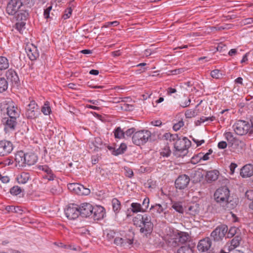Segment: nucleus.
Segmentation results:
<instances>
[{
    "label": "nucleus",
    "instance_id": "nucleus-1",
    "mask_svg": "<svg viewBox=\"0 0 253 253\" xmlns=\"http://www.w3.org/2000/svg\"><path fill=\"white\" fill-rule=\"evenodd\" d=\"M133 222L136 227L140 228V232L146 236L150 235L153 231V223L149 214H138L133 218Z\"/></svg>",
    "mask_w": 253,
    "mask_h": 253
},
{
    "label": "nucleus",
    "instance_id": "nucleus-2",
    "mask_svg": "<svg viewBox=\"0 0 253 253\" xmlns=\"http://www.w3.org/2000/svg\"><path fill=\"white\" fill-rule=\"evenodd\" d=\"M37 161L38 157L34 153L25 154L23 151H18L15 155V165L18 169L34 165Z\"/></svg>",
    "mask_w": 253,
    "mask_h": 253
},
{
    "label": "nucleus",
    "instance_id": "nucleus-3",
    "mask_svg": "<svg viewBox=\"0 0 253 253\" xmlns=\"http://www.w3.org/2000/svg\"><path fill=\"white\" fill-rule=\"evenodd\" d=\"M230 195V192L227 187H221L217 189L214 194V197L217 203L226 204L228 209L234 208L237 205L236 202L233 204L231 203L232 201H228Z\"/></svg>",
    "mask_w": 253,
    "mask_h": 253
},
{
    "label": "nucleus",
    "instance_id": "nucleus-4",
    "mask_svg": "<svg viewBox=\"0 0 253 253\" xmlns=\"http://www.w3.org/2000/svg\"><path fill=\"white\" fill-rule=\"evenodd\" d=\"M191 144V141L186 137L177 139L174 144L175 155L178 157L185 156L187 153V149L190 147Z\"/></svg>",
    "mask_w": 253,
    "mask_h": 253
},
{
    "label": "nucleus",
    "instance_id": "nucleus-5",
    "mask_svg": "<svg viewBox=\"0 0 253 253\" xmlns=\"http://www.w3.org/2000/svg\"><path fill=\"white\" fill-rule=\"evenodd\" d=\"M233 128L235 133L240 135H243L249 132L252 134L253 130H251V126L248 122L243 120H238L233 126Z\"/></svg>",
    "mask_w": 253,
    "mask_h": 253
},
{
    "label": "nucleus",
    "instance_id": "nucleus-6",
    "mask_svg": "<svg viewBox=\"0 0 253 253\" xmlns=\"http://www.w3.org/2000/svg\"><path fill=\"white\" fill-rule=\"evenodd\" d=\"M151 133L147 130H142L135 132L132 137L133 143L138 146L146 143L150 138Z\"/></svg>",
    "mask_w": 253,
    "mask_h": 253
},
{
    "label": "nucleus",
    "instance_id": "nucleus-7",
    "mask_svg": "<svg viewBox=\"0 0 253 253\" xmlns=\"http://www.w3.org/2000/svg\"><path fill=\"white\" fill-rule=\"evenodd\" d=\"M2 105L4 106L3 109H6L8 117L19 118L20 111L14 102L11 100H6L3 103Z\"/></svg>",
    "mask_w": 253,
    "mask_h": 253
},
{
    "label": "nucleus",
    "instance_id": "nucleus-8",
    "mask_svg": "<svg viewBox=\"0 0 253 253\" xmlns=\"http://www.w3.org/2000/svg\"><path fill=\"white\" fill-rule=\"evenodd\" d=\"M40 114L38 105L34 100L31 101L26 108L25 115L28 119H35Z\"/></svg>",
    "mask_w": 253,
    "mask_h": 253
},
{
    "label": "nucleus",
    "instance_id": "nucleus-9",
    "mask_svg": "<svg viewBox=\"0 0 253 253\" xmlns=\"http://www.w3.org/2000/svg\"><path fill=\"white\" fill-rule=\"evenodd\" d=\"M228 231L227 226L221 225L217 227L211 234V237L215 241H218L225 236Z\"/></svg>",
    "mask_w": 253,
    "mask_h": 253
},
{
    "label": "nucleus",
    "instance_id": "nucleus-10",
    "mask_svg": "<svg viewBox=\"0 0 253 253\" xmlns=\"http://www.w3.org/2000/svg\"><path fill=\"white\" fill-rule=\"evenodd\" d=\"M80 207L76 204H72L69 205L65 211L67 217L69 219H75L80 215Z\"/></svg>",
    "mask_w": 253,
    "mask_h": 253
},
{
    "label": "nucleus",
    "instance_id": "nucleus-11",
    "mask_svg": "<svg viewBox=\"0 0 253 253\" xmlns=\"http://www.w3.org/2000/svg\"><path fill=\"white\" fill-rule=\"evenodd\" d=\"M13 149V145L10 141H0V156H4L10 154Z\"/></svg>",
    "mask_w": 253,
    "mask_h": 253
},
{
    "label": "nucleus",
    "instance_id": "nucleus-12",
    "mask_svg": "<svg viewBox=\"0 0 253 253\" xmlns=\"http://www.w3.org/2000/svg\"><path fill=\"white\" fill-rule=\"evenodd\" d=\"M17 118L15 117H5L2 119L5 131L14 130L17 125Z\"/></svg>",
    "mask_w": 253,
    "mask_h": 253
},
{
    "label": "nucleus",
    "instance_id": "nucleus-13",
    "mask_svg": "<svg viewBox=\"0 0 253 253\" xmlns=\"http://www.w3.org/2000/svg\"><path fill=\"white\" fill-rule=\"evenodd\" d=\"M21 6L18 0H9L6 7V12L9 15H14Z\"/></svg>",
    "mask_w": 253,
    "mask_h": 253
},
{
    "label": "nucleus",
    "instance_id": "nucleus-14",
    "mask_svg": "<svg viewBox=\"0 0 253 253\" xmlns=\"http://www.w3.org/2000/svg\"><path fill=\"white\" fill-rule=\"evenodd\" d=\"M80 215L83 217H86L90 216L93 211V207L89 203H83L80 206Z\"/></svg>",
    "mask_w": 253,
    "mask_h": 253
},
{
    "label": "nucleus",
    "instance_id": "nucleus-15",
    "mask_svg": "<svg viewBox=\"0 0 253 253\" xmlns=\"http://www.w3.org/2000/svg\"><path fill=\"white\" fill-rule=\"evenodd\" d=\"M134 239L133 233H131L130 237L127 239V242H125V239L120 237H116L114 239V243L117 246L123 247L125 248L129 247L130 245L133 244Z\"/></svg>",
    "mask_w": 253,
    "mask_h": 253
},
{
    "label": "nucleus",
    "instance_id": "nucleus-16",
    "mask_svg": "<svg viewBox=\"0 0 253 253\" xmlns=\"http://www.w3.org/2000/svg\"><path fill=\"white\" fill-rule=\"evenodd\" d=\"M190 181L189 177L185 175H180L175 180V184L176 188L183 189L185 188Z\"/></svg>",
    "mask_w": 253,
    "mask_h": 253
},
{
    "label": "nucleus",
    "instance_id": "nucleus-17",
    "mask_svg": "<svg viewBox=\"0 0 253 253\" xmlns=\"http://www.w3.org/2000/svg\"><path fill=\"white\" fill-rule=\"evenodd\" d=\"M25 50L31 60H36L39 57V54L37 47L33 44H27L25 47Z\"/></svg>",
    "mask_w": 253,
    "mask_h": 253
},
{
    "label": "nucleus",
    "instance_id": "nucleus-18",
    "mask_svg": "<svg viewBox=\"0 0 253 253\" xmlns=\"http://www.w3.org/2000/svg\"><path fill=\"white\" fill-rule=\"evenodd\" d=\"M211 240L210 238L207 237L200 241L197 248L199 251L205 252L208 251L211 248Z\"/></svg>",
    "mask_w": 253,
    "mask_h": 253
},
{
    "label": "nucleus",
    "instance_id": "nucleus-19",
    "mask_svg": "<svg viewBox=\"0 0 253 253\" xmlns=\"http://www.w3.org/2000/svg\"><path fill=\"white\" fill-rule=\"evenodd\" d=\"M105 215L104 209L102 207H93V211L91 215V217L94 220H99L104 217Z\"/></svg>",
    "mask_w": 253,
    "mask_h": 253
},
{
    "label": "nucleus",
    "instance_id": "nucleus-20",
    "mask_svg": "<svg viewBox=\"0 0 253 253\" xmlns=\"http://www.w3.org/2000/svg\"><path fill=\"white\" fill-rule=\"evenodd\" d=\"M240 175L243 178L249 177L253 175V166L249 164L244 166L241 169Z\"/></svg>",
    "mask_w": 253,
    "mask_h": 253
},
{
    "label": "nucleus",
    "instance_id": "nucleus-21",
    "mask_svg": "<svg viewBox=\"0 0 253 253\" xmlns=\"http://www.w3.org/2000/svg\"><path fill=\"white\" fill-rule=\"evenodd\" d=\"M29 11V9L21 7V8L17 12V20L18 21L25 22L28 18Z\"/></svg>",
    "mask_w": 253,
    "mask_h": 253
},
{
    "label": "nucleus",
    "instance_id": "nucleus-22",
    "mask_svg": "<svg viewBox=\"0 0 253 253\" xmlns=\"http://www.w3.org/2000/svg\"><path fill=\"white\" fill-rule=\"evenodd\" d=\"M7 79L12 84H16L18 83L19 80L16 73L13 70L10 69L6 73Z\"/></svg>",
    "mask_w": 253,
    "mask_h": 253
},
{
    "label": "nucleus",
    "instance_id": "nucleus-23",
    "mask_svg": "<svg viewBox=\"0 0 253 253\" xmlns=\"http://www.w3.org/2000/svg\"><path fill=\"white\" fill-rule=\"evenodd\" d=\"M219 171L217 170H213L207 172L206 178L209 182L215 181L218 179Z\"/></svg>",
    "mask_w": 253,
    "mask_h": 253
},
{
    "label": "nucleus",
    "instance_id": "nucleus-24",
    "mask_svg": "<svg viewBox=\"0 0 253 253\" xmlns=\"http://www.w3.org/2000/svg\"><path fill=\"white\" fill-rule=\"evenodd\" d=\"M17 182L20 184H25L30 179V174L28 172H23L17 176Z\"/></svg>",
    "mask_w": 253,
    "mask_h": 253
},
{
    "label": "nucleus",
    "instance_id": "nucleus-25",
    "mask_svg": "<svg viewBox=\"0 0 253 253\" xmlns=\"http://www.w3.org/2000/svg\"><path fill=\"white\" fill-rule=\"evenodd\" d=\"M241 241V237L239 236H235L230 242V246L228 250L231 251L239 246Z\"/></svg>",
    "mask_w": 253,
    "mask_h": 253
},
{
    "label": "nucleus",
    "instance_id": "nucleus-26",
    "mask_svg": "<svg viewBox=\"0 0 253 253\" xmlns=\"http://www.w3.org/2000/svg\"><path fill=\"white\" fill-rule=\"evenodd\" d=\"M92 144L94 146V151H98L99 150H101L103 148L104 145L103 144L101 139L99 138H95L94 141L92 143Z\"/></svg>",
    "mask_w": 253,
    "mask_h": 253
},
{
    "label": "nucleus",
    "instance_id": "nucleus-27",
    "mask_svg": "<svg viewBox=\"0 0 253 253\" xmlns=\"http://www.w3.org/2000/svg\"><path fill=\"white\" fill-rule=\"evenodd\" d=\"M166 209V206H163L159 204H156L153 206H151L150 210H153L159 213L164 212V214H166V212L165 211Z\"/></svg>",
    "mask_w": 253,
    "mask_h": 253
},
{
    "label": "nucleus",
    "instance_id": "nucleus-28",
    "mask_svg": "<svg viewBox=\"0 0 253 253\" xmlns=\"http://www.w3.org/2000/svg\"><path fill=\"white\" fill-rule=\"evenodd\" d=\"M9 62L8 59L3 56H0V70H4L9 67Z\"/></svg>",
    "mask_w": 253,
    "mask_h": 253
},
{
    "label": "nucleus",
    "instance_id": "nucleus-29",
    "mask_svg": "<svg viewBox=\"0 0 253 253\" xmlns=\"http://www.w3.org/2000/svg\"><path fill=\"white\" fill-rule=\"evenodd\" d=\"M112 205L114 211L116 213L119 212V211L121 209L120 202L117 199L114 198L112 200Z\"/></svg>",
    "mask_w": 253,
    "mask_h": 253
},
{
    "label": "nucleus",
    "instance_id": "nucleus-30",
    "mask_svg": "<svg viewBox=\"0 0 253 253\" xmlns=\"http://www.w3.org/2000/svg\"><path fill=\"white\" fill-rule=\"evenodd\" d=\"M20 4L21 7L30 9L34 4V0H19Z\"/></svg>",
    "mask_w": 253,
    "mask_h": 253
},
{
    "label": "nucleus",
    "instance_id": "nucleus-31",
    "mask_svg": "<svg viewBox=\"0 0 253 253\" xmlns=\"http://www.w3.org/2000/svg\"><path fill=\"white\" fill-rule=\"evenodd\" d=\"M163 137L166 140H169L170 141L176 142L179 138L177 134H171L169 132L166 133L164 134Z\"/></svg>",
    "mask_w": 253,
    "mask_h": 253
},
{
    "label": "nucleus",
    "instance_id": "nucleus-32",
    "mask_svg": "<svg viewBox=\"0 0 253 253\" xmlns=\"http://www.w3.org/2000/svg\"><path fill=\"white\" fill-rule=\"evenodd\" d=\"M131 211L133 213H137L138 212H143L142 208H141V205L138 203H132L131 204Z\"/></svg>",
    "mask_w": 253,
    "mask_h": 253
},
{
    "label": "nucleus",
    "instance_id": "nucleus-33",
    "mask_svg": "<svg viewBox=\"0 0 253 253\" xmlns=\"http://www.w3.org/2000/svg\"><path fill=\"white\" fill-rule=\"evenodd\" d=\"M50 191L54 195H58L61 192V188L59 185L57 180L55 181V184L50 188Z\"/></svg>",
    "mask_w": 253,
    "mask_h": 253
},
{
    "label": "nucleus",
    "instance_id": "nucleus-34",
    "mask_svg": "<svg viewBox=\"0 0 253 253\" xmlns=\"http://www.w3.org/2000/svg\"><path fill=\"white\" fill-rule=\"evenodd\" d=\"M177 253H194V252L193 249L189 246H184L177 250Z\"/></svg>",
    "mask_w": 253,
    "mask_h": 253
},
{
    "label": "nucleus",
    "instance_id": "nucleus-35",
    "mask_svg": "<svg viewBox=\"0 0 253 253\" xmlns=\"http://www.w3.org/2000/svg\"><path fill=\"white\" fill-rule=\"evenodd\" d=\"M90 191L88 188H85L81 184L77 194L79 195H88Z\"/></svg>",
    "mask_w": 253,
    "mask_h": 253
},
{
    "label": "nucleus",
    "instance_id": "nucleus-36",
    "mask_svg": "<svg viewBox=\"0 0 253 253\" xmlns=\"http://www.w3.org/2000/svg\"><path fill=\"white\" fill-rule=\"evenodd\" d=\"M8 87L7 81L3 78H0V92L6 90Z\"/></svg>",
    "mask_w": 253,
    "mask_h": 253
},
{
    "label": "nucleus",
    "instance_id": "nucleus-37",
    "mask_svg": "<svg viewBox=\"0 0 253 253\" xmlns=\"http://www.w3.org/2000/svg\"><path fill=\"white\" fill-rule=\"evenodd\" d=\"M115 138L121 139L125 137V133L120 127H118L114 131Z\"/></svg>",
    "mask_w": 253,
    "mask_h": 253
},
{
    "label": "nucleus",
    "instance_id": "nucleus-38",
    "mask_svg": "<svg viewBox=\"0 0 253 253\" xmlns=\"http://www.w3.org/2000/svg\"><path fill=\"white\" fill-rule=\"evenodd\" d=\"M198 115V111L196 109L187 110L185 111V115L186 118H192Z\"/></svg>",
    "mask_w": 253,
    "mask_h": 253
},
{
    "label": "nucleus",
    "instance_id": "nucleus-39",
    "mask_svg": "<svg viewBox=\"0 0 253 253\" xmlns=\"http://www.w3.org/2000/svg\"><path fill=\"white\" fill-rule=\"evenodd\" d=\"M172 208L179 213H182L184 211V209L181 203H173L172 206Z\"/></svg>",
    "mask_w": 253,
    "mask_h": 253
},
{
    "label": "nucleus",
    "instance_id": "nucleus-40",
    "mask_svg": "<svg viewBox=\"0 0 253 253\" xmlns=\"http://www.w3.org/2000/svg\"><path fill=\"white\" fill-rule=\"evenodd\" d=\"M126 145L125 144L122 143L119 147L114 152V154L115 155H118L123 154L126 150Z\"/></svg>",
    "mask_w": 253,
    "mask_h": 253
},
{
    "label": "nucleus",
    "instance_id": "nucleus-41",
    "mask_svg": "<svg viewBox=\"0 0 253 253\" xmlns=\"http://www.w3.org/2000/svg\"><path fill=\"white\" fill-rule=\"evenodd\" d=\"M80 185V184L78 183H70L68 185V188L71 191H72L77 194Z\"/></svg>",
    "mask_w": 253,
    "mask_h": 253
},
{
    "label": "nucleus",
    "instance_id": "nucleus-42",
    "mask_svg": "<svg viewBox=\"0 0 253 253\" xmlns=\"http://www.w3.org/2000/svg\"><path fill=\"white\" fill-rule=\"evenodd\" d=\"M42 112L45 115H47L51 112V109L49 106V103L48 101H46L44 104V106L42 107Z\"/></svg>",
    "mask_w": 253,
    "mask_h": 253
},
{
    "label": "nucleus",
    "instance_id": "nucleus-43",
    "mask_svg": "<svg viewBox=\"0 0 253 253\" xmlns=\"http://www.w3.org/2000/svg\"><path fill=\"white\" fill-rule=\"evenodd\" d=\"M106 237L109 241L112 240L115 236L116 232L112 230H106L104 233Z\"/></svg>",
    "mask_w": 253,
    "mask_h": 253
},
{
    "label": "nucleus",
    "instance_id": "nucleus-44",
    "mask_svg": "<svg viewBox=\"0 0 253 253\" xmlns=\"http://www.w3.org/2000/svg\"><path fill=\"white\" fill-rule=\"evenodd\" d=\"M149 204V199L148 197H146L144 199L142 204L141 205V208L143 210V212L146 211L148 208Z\"/></svg>",
    "mask_w": 253,
    "mask_h": 253
},
{
    "label": "nucleus",
    "instance_id": "nucleus-45",
    "mask_svg": "<svg viewBox=\"0 0 253 253\" xmlns=\"http://www.w3.org/2000/svg\"><path fill=\"white\" fill-rule=\"evenodd\" d=\"M10 192L13 195H17L21 192V189L20 187L15 186L10 189Z\"/></svg>",
    "mask_w": 253,
    "mask_h": 253
},
{
    "label": "nucleus",
    "instance_id": "nucleus-46",
    "mask_svg": "<svg viewBox=\"0 0 253 253\" xmlns=\"http://www.w3.org/2000/svg\"><path fill=\"white\" fill-rule=\"evenodd\" d=\"M211 76L212 78L217 79L221 77L222 74L220 72L219 70L216 69L211 71Z\"/></svg>",
    "mask_w": 253,
    "mask_h": 253
},
{
    "label": "nucleus",
    "instance_id": "nucleus-47",
    "mask_svg": "<svg viewBox=\"0 0 253 253\" xmlns=\"http://www.w3.org/2000/svg\"><path fill=\"white\" fill-rule=\"evenodd\" d=\"M224 135L228 142H233L234 141L235 138L233 133L231 132H226L224 133Z\"/></svg>",
    "mask_w": 253,
    "mask_h": 253
},
{
    "label": "nucleus",
    "instance_id": "nucleus-48",
    "mask_svg": "<svg viewBox=\"0 0 253 253\" xmlns=\"http://www.w3.org/2000/svg\"><path fill=\"white\" fill-rule=\"evenodd\" d=\"M25 22L24 21H19L15 24L16 29L20 32L25 28Z\"/></svg>",
    "mask_w": 253,
    "mask_h": 253
},
{
    "label": "nucleus",
    "instance_id": "nucleus-49",
    "mask_svg": "<svg viewBox=\"0 0 253 253\" xmlns=\"http://www.w3.org/2000/svg\"><path fill=\"white\" fill-rule=\"evenodd\" d=\"M171 153V151L169 146H165L163 150V151L161 152V154L163 156L168 157L170 155Z\"/></svg>",
    "mask_w": 253,
    "mask_h": 253
},
{
    "label": "nucleus",
    "instance_id": "nucleus-50",
    "mask_svg": "<svg viewBox=\"0 0 253 253\" xmlns=\"http://www.w3.org/2000/svg\"><path fill=\"white\" fill-rule=\"evenodd\" d=\"M237 230V228L234 227L230 228L228 233L227 232V238H231L234 236L236 233Z\"/></svg>",
    "mask_w": 253,
    "mask_h": 253
},
{
    "label": "nucleus",
    "instance_id": "nucleus-51",
    "mask_svg": "<svg viewBox=\"0 0 253 253\" xmlns=\"http://www.w3.org/2000/svg\"><path fill=\"white\" fill-rule=\"evenodd\" d=\"M43 177L45 179H47L48 180H54L56 178L55 175L53 173L52 171L50 172V173H46L43 175Z\"/></svg>",
    "mask_w": 253,
    "mask_h": 253
},
{
    "label": "nucleus",
    "instance_id": "nucleus-52",
    "mask_svg": "<svg viewBox=\"0 0 253 253\" xmlns=\"http://www.w3.org/2000/svg\"><path fill=\"white\" fill-rule=\"evenodd\" d=\"M125 175L126 176L131 178L133 175V172L131 169H130L129 168L125 167Z\"/></svg>",
    "mask_w": 253,
    "mask_h": 253
},
{
    "label": "nucleus",
    "instance_id": "nucleus-53",
    "mask_svg": "<svg viewBox=\"0 0 253 253\" xmlns=\"http://www.w3.org/2000/svg\"><path fill=\"white\" fill-rule=\"evenodd\" d=\"M184 126V122L182 121H179L177 123L175 124L173 126V129L175 131L178 130L181 127Z\"/></svg>",
    "mask_w": 253,
    "mask_h": 253
},
{
    "label": "nucleus",
    "instance_id": "nucleus-54",
    "mask_svg": "<svg viewBox=\"0 0 253 253\" xmlns=\"http://www.w3.org/2000/svg\"><path fill=\"white\" fill-rule=\"evenodd\" d=\"M39 168L40 170L44 171L45 174L46 173H50V172L52 171L51 169L47 166H40Z\"/></svg>",
    "mask_w": 253,
    "mask_h": 253
},
{
    "label": "nucleus",
    "instance_id": "nucleus-55",
    "mask_svg": "<svg viewBox=\"0 0 253 253\" xmlns=\"http://www.w3.org/2000/svg\"><path fill=\"white\" fill-rule=\"evenodd\" d=\"M51 9L52 6L50 5L44 10L43 15L45 18L47 19L49 18V13Z\"/></svg>",
    "mask_w": 253,
    "mask_h": 253
},
{
    "label": "nucleus",
    "instance_id": "nucleus-56",
    "mask_svg": "<svg viewBox=\"0 0 253 253\" xmlns=\"http://www.w3.org/2000/svg\"><path fill=\"white\" fill-rule=\"evenodd\" d=\"M226 45L223 43H220L216 47L217 50L220 52L226 50Z\"/></svg>",
    "mask_w": 253,
    "mask_h": 253
},
{
    "label": "nucleus",
    "instance_id": "nucleus-57",
    "mask_svg": "<svg viewBox=\"0 0 253 253\" xmlns=\"http://www.w3.org/2000/svg\"><path fill=\"white\" fill-rule=\"evenodd\" d=\"M215 117H202L200 118V122L201 123H204L207 121H213L214 120Z\"/></svg>",
    "mask_w": 253,
    "mask_h": 253
},
{
    "label": "nucleus",
    "instance_id": "nucleus-58",
    "mask_svg": "<svg viewBox=\"0 0 253 253\" xmlns=\"http://www.w3.org/2000/svg\"><path fill=\"white\" fill-rule=\"evenodd\" d=\"M186 70H187L186 68H179V69H177L173 70L172 73L174 75H177V74H181V73L184 72Z\"/></svg>",
    "mask_w": 253,
    "mask_h": 253
},
{
    "label": "nucleus",
    "instance_id": "nucleus-59",
    "mask_svg": "<svg viewBox=\"0 0 253 253\" xmlns=\"http://www.w3.org/2000/svg\"><path fill=\"white\" fill-rule=\"evenodd\" d=\"M202 159V158L199 155H196L193 157L191 159V163L194 164H196L198 163L200 160Z\"/></svg>",
    "mask_w": 253,
    "mask_h": 253
},
{
    "label": "nucleus",
    "instance_id": "nucleus-60",
    "mask_svg": "<svg viewBox=\"0 0 253 253\" xmlns=\"http://www.w3.org/2000/svg\"><path fill=\"white\" fill-rule=\"evenodd\" d=\"M72 10L71 8H68L66 11L65 13L63 15V18L66 19L70 17V15H71Z\"/></svg>",
    "mask_w": 253,
    "mask_h": 253
},
{
    "label": "nucleus",
    "instance_id": "nucleus-61",
    "mask_svg": "<svg viewBox=\"0 0 253 253\" xmlns=\"http://www.w3.org/2000/svg\"><path fill=\"white\" fill-rule=\"evenodd\" d=\"M237 167V165L234 163H232L230 164V165L229 166V168H230V174H234L235 169Z\"/></svg>",
    "mask_w": 253,
    "mask_h": 253
},
{
    "label": "nucleus",
    "instance_id": "nucleus-62",
    "mask_svg": "<svg viewBox=\"0 0 253 253\" xmlns=\"http://www.w3.org/2000/svg\"><path fill=\"white\" fill-rule=\"evenodd\" d=\"M246 197L250 200L253 199V191L252 190L247 191L245 194Z\"/></svg>",
    "mask_w": 253,
    "mask_h": 253
},
{
    "label": "nucleus",
    "instance_id": "nucleus-63",
    "mask_svg": "<svg viewBox=\"0 0 253 253\" xmlns=\"http://www.w3.org/2000/svg\"><path fill=\"white\" fill-rule=\"evenodd\" d=\"M227 145V143L225 141H222L218 143L217 146L219 149H223L226 148Z\"/></svg>",
    "mask_w": 253,
    "mask_h": 253
},
{
    "label": "nucleus",
    "instance_id": "nucleus-64",
    "mask_svg": "<svg viewBox=\"0 0 253 253\" xmlns=\"http://www.w3.org/2000/svg\"><path fill=\"white\" fill-rule=\"evenodd\" d=\"M135 130V129L134 128H131L128 129L126 131V132H124L125 136V135H126L127 136H130L132 133H134Z\"/></svg>",
    "mask_w": 253,
    "mask_h": 253
}]
</instances>
